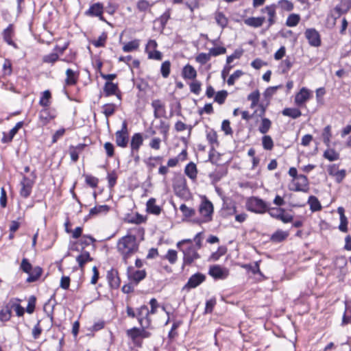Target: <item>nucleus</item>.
<instances>
[{
    "mask_svg": "<svg viewBox=\"0 0 351 351\" xmlns=\"http://www.w3.org/2000/svg\"><path fill=\"white\" fill-rule=\"evenodd\" d=\"M117 248L119 253L122 256L125 264L128 259L134 254L138 250V244L136 241V237L128 234L121 237L117 241Z\"/></svg>",
    "mask_w": 351,
    "mask_h": 351,
    "instance_id": "obj_1",
    "label": "nucleus"
},
{
    "mask_svg": "<svg viewBox=\"0 0 351 351\" xmlns=\"http://www.w3.org/2000/svg\"><path fill=\"white\" fill-rule=\"evenodd\" d=\"M277 5L282 11L291 12L293 10L294 5L293 3L289 0H279L276 3H272L271 5H266L261 10V13H267V27L269 28L271 26L274 25L276 22V8Z\"/></svg>",
    "mask_w": 351,
    "mask_h": 351,
    "instance_id": "obj_2",
    "label": "nucleus"
},
{
    "mask_svg": "<svg viewBox=\"0 0 351 351\" xmlns=\"http://www.w3.org/2000/svg\"><path fill=\"white\" fill-rule=\"evenodd\" d=\"M268 204L259 197H252L247 200L246 208L252 213L263 214L268 210Z\"/></svg>",
    "mask_w": 351,
    "mask_h": 351,
    "instance_id": "obj_3",
    "label": "nucleus"
},
{
    "mask_svg": "<svg viewBox=\"0 0 351 351\" xmlns=\"http://www.w3.org/2000/svg\"><path fill=\"white\" fill-rule=\"evenodd\" d=\"M115 142L118 147L125 148L128 146L129 132L126 121H123L121 130L115 132Z\"/></svg>",
    "mask_w": 351,
    "mask_h": 351,
    "instance_id": "obj_4",
    "label": "nucleus"
},
{
    "mask_svg": "<svg viewBox=\"0 0 351 351\" xmlns=\"http://www.w3.org/2000/svg\"><path fill=\"white\" fill-rule=\"evenodd\" d=\"M180 251L183 253V265H190L200 258L196 247L193 245H190L186 248H180Z\"/></svg>",
    "mask_w": 351,
    "mask_h": 351,
    "instance_id": "obj_5",
    "label": "nucleus"
},
{
    "mask_svg": "<svg viewBox=\"0 0 351 351\" xmlns=\"http://www.w3.org/2000/svg\"><path fill=\"white\" fill-rule=\"evenodd\" d=\"M149 310L146 305H142L136 308V319L141 326L149 327L152 319L149 317Z\"/></svg>",
    "mask_w": 351,
    "mask_h": 351,
    "instance_id": "obj_6",
    "label": "nucleus"
},
{
    "mask_svg": "<svg viewBox=\"0 0 351 351\" xmlns=\"http://www.w3.org/2000/svg\"><path fill=\"white\" fill-rule=\"evenodd\" d=\"M199 211L203 219L197 222L199 223H206L212 219V215L213 213V206L210 201L203 202L199 208Z\"/></svg>",
    "mask_w": 351,
    "mask_h": 351,
    "instance_id": "obj_7",
    "label": "nucleus"
},
{
    "mask_svg": "<svg viewBox=\"0 0 351 351\" xmlns=\"http://www.w3.org/2000/svg\"><path fill=\"white\" fill-rule=\"evenodd\" d=\"M149 327L141 326V328L134 327L127 330L128 336L136 343L141 339L149 338L151 336V332L147 331L145 329Z\"/></svg>",
    "mask_w": 351,
    "mask_h": 351,
    "instance_id": "obj_8",
    "label": "nucleus"
},
{
    "mask_svg": "<svg viewBox=\"0 0 351 351\" xmlns=\"http://www.w3.org/2000/svg\"><path fill=\"white\" fill-rule=\"evenodd\" d=\"M308 189V180L306 176L299 175L297 179H293L289 190L293 191L306 192Z\"/></svg>",
    "mask_w": 351,
    "mask_h": 351,
    "instance_id": "obj_9",
    "label": "nucleus"
},
{
    "mask_svg": "<svg viewBox=\"0 0 351 351\" xmlns=\"http://www.w3.org/2000/svg\"><path fill=\"white\" fill-rule=\"evenodd\" d=\"M173 191L175 194L180 197H186L189 195V190L186 186V182L184 178H178L173 184Z\"/></svg>",
    "mask_w": 351,
    "mask_h": 351,
    "instance_id": "obj_10",
    "label": "nucleus"
},
{
    "mask_svg": "<svg viewBox=\"0 0 351 351\" xmlns=\"http://www.w3.org/2000/svg\"><path fill=\"white\" fill-rule=\"evenodd\" d=\"M34 184V179L23 176L22 180L20 182L21 189L20 195L24 198L28 197L32 191V188Z\"/></svg>",
    "mask_w": 351,
    "mask_h": 351,
    "instance_id": "obj_11",
    "label": "nucleus"
},
{
    "mask_svg": "<svg viewBox=\"0 0 351 351\" xmlns=\"http://www.w3.org/2000/svg\"><path fill=\"white\" fill-rule=\"evenodd\" d=\"M311 97V91L306 88L303 87L295 96V104L298 107H302L305 106L306 103L310 99Z\"/></svg>",
    "mask_w": 351,
    "mask_h": 351,
    "instance_id": "obj_12",
    "label": "nucleus"
},
{
    "mask_svg": "<svg viewBox=\"0 0 351 351\" xmlns=\"http://www.w3.org/2000/svg\"><path fill=\"white\" fill-rule=\"evenodd\" d=\"M305 37L307 39L308 44L315 47L321 45V38L319 32L314 28L307 29L305 31Z\"/></svg>",
    "mask_w": 351,
    "mask_h": 351,
    "instance_id": "obj_13",
    "label": "nucleus"
},
{
    "mask_svg": "<svg viewBox=\"0 0 351 351\" xmlns=\"http://www.w3.org/2000/svg\"><path fill=\"white\" fill-rule=\"evenodd\" d=\"M104 5L101 3H95L91 5L85 14L90 16H97L101 21H106L103 16Z\"/></svg>",
    "mask_w": 351,
    "mask_h": 351,
    "instance_id": "obj_14",
    "label": "nucleus"
},
{
    "mask_svg": "<svg viewBox=\"0 0 351 351\" xmlns=\"http://www.w3.org/2000/svg\"><path fill=\"white\" fill-rule=\"evenodd\" d=\"M104 93L106 97L116 95L119 101L121 100V93L117 84L112 82H106L104 86Z\"/></svg>",
    "mask_w": 351,
    "mask_h": 351,
    "instance_id": "obj_15",
    "label": "nucleus"
},
{
    "mask_svg": "<svg viewBox=\"0 0 351 351\" xmlns=\"http://www.w3.org/2000/svg\"><path fill=\"white\" fill-rule=\"evenodd\" d=\"M127 274L128 278L136 285L146 277V271L144 269L135 270L132 267L128 268Z\"/></svg>",
    "mask_w": 351,
    "mask_h": 351,
    "instance_id": "obj_16",
    "label": "nucleus"
},
{
    "mask_svg": "<svg viewBox=\"0 0 351 351\" xmlns=\"http://www.w3.org/2000/svg\"><path fill=\"white\" fill-rule=\"evenodd\" d=\"M208 274L215 279H225L228 277L229 271L220 265H213L210 267Z\"/></svg>",
    "mask_w": 351,
    "mask_h": 351,
    "instance_id": "obj_17",
    "label": "nucleus"
},
{
    "mask_svg": "<svg viewBox=\"0 0 351 351\" xmlns=\"http://www.w3.org/2000/svg\"><path fill=\"white\" fill-rule=\"evenodd\" d=\"M154 108V116L156 119L166 117V109L163 102L160 99H154L152 102Z\"/></svg>",
    "mask_w": 351,
    "mask_h": 351,
    "instance_id": "obj_18",
    "label": "nucleus"
},
{
    "mask_svg": "<svg viewBox=\"0 0 351 351\" xmlns=\"http://www.w3.org/2000/svg\"><path fill=\"white\" fill-rule=\"evenodd\" d=\"M206 279L205 275L201 273H196L192 275L187 283L185 285V287L189 289H193L202 284Z\"/></svg>",
    "mask_w": 351,
    "mask_h": 351,
    "instance_id": "obj_19",
    "label": "nucleus"
},
{
    "mask_svg": "<svg viewBox=\"0 0 351 351\" xmlns=\"http://www.w3.org/2000/svg\"><path fill=\"white\" fill-rule=\"evenodd\" d=\"M143 138L141 133H135L132 137L130 142L131 154L138 153L141 146L143 145Z\"/></svg>",
    "mask_w": 351,
    "mask_h": 351,
    "instance_id": "obj_20",
    "label": "nucleus"
},
{
    "mask_svg": "<svg viewBox=\"0 0 351 351\" xmlns=\"http://www.w3.org/2000/svg\"><path fill=\"white\" fill-rule=\"evenodd\" d=\"M265 21V16H258V17H249L244 20V23L254 28H258L261 27Z\"/></svg>",
    "mask_w": 351,
    "mask_h": 351,
    "instance_id": "obj_21",
    "label": "nucleus"
},
{
    "mask_svg": "<svg viewBox=\"0 0 351 351\" xmlns=\"http://www.w3.org/2000/svg\"><path fill=\"white\" fill-rule=\"evenodd\" d=\"M107 279L110 287L112 289H117L120 285V279L117 271L114 270L108 271L107 273Z\"/></svg>",
    "mask_w": 351,
    "mask_h": 351,
    "instance_id": "obj_22",
    "label": "nucleus"
},
{
    "mask_svg": "<svg viewBox=\"0 0 351 351\" xmlns=\"http://www.w3.org/2000/svg\"><path fill=\"white\" fill-rule=\"evenodd\" d=\"M55 118V114L51 113V110L45 107L39 112V120L43 125L47 124L51 120Z\"/></svg>",
    "mask_w": 351,
    "mask_h": 351,
    "instance_id": "obj_23",
    "label": "nucleus"
},
{
    "mask_svg": "<svg viewBox=\"0 0 351 351\" xmlns=\"http://www.w3.org/2000/svg\"><path fill=\"white\" fill-rule=\"evenodd\" d=\"M14 36V28L12 25H9L3 32V37L5 42L9 45L13 46L14 48H17L16 43L12 40Z\"/></svg>",
    "mask_w": 351,
    "mask_h": 351,
    "instance_id": "obj_24",
    "label": "nucleus"
},
{
    "mask_svg": "<svg viewBox=\"0 0 351 351\" xmlns=\"http://www.w3.org/2000/svg\"><path fill=\"white\" fill-rule=\"evenodd\" d=\"M93 261L90 253L87 251H83L76 257V261L78 263L80 269L83 271L86 263Z\"/></svg>",
    "mask_w": 351,
    "mask_h": 351,
    "instance_id": "obj_25",
    "label": "nucleus"
},
{
    "mask_svg": "<svg viewBox=\"0 0 351 351\" xmlns=\"http://www.w3.org/2000/svg\"><path fill=\"white\" fill-rule=\"evenodd\" d=\"M12 316V305L10 300L2 307L0 311V321L8 322Z\"/></svg>",
    "mask_w": 351,
    "mask_h": 351,
    "instance_id": "obj_26",
    "label": "nucleus"
},
{
    "mask_svg": "<svg viewBox=\"0 0 351 351\" xmlns=\"http://www.w3.org/2000/svg\"><path fill=\"white\" fill-rule=\"evenodd\" d=\"M156 2L148 1L147 0H138L136 2V8L140 12H151L152 8Z\"/></svg>",
    "mask_w": 351,
    "mask_h": 351,
    "instance_id": "obj_27",
    "label": "nucleus"
},
{
    "mask_svg": "<svg viewBox=\"0 0 351 351\" xmlns=\"http://www.w3.org/2000/svg\"><path fill=\"white\" fill-rule=\"evenodd\" d=\"M214 18L217 24L222 29H224L228 26V19L222 12H215L214 14Z\"/></svg>",
    "mask_w": 351,
    "mask_h": 351,
    "instance_id": "obj_28",
    "label": "nucleus"
},
{
    "mask_svg": "<svg viewBox=\"0 0 351 351\" xmlns=\"http://www.w3.org/2000/svg\"><path fill=\"white\" fill-rule=\"evenodd\" d=\"M184 173L190 179L195 180L197 176L196 165L193 162L187 164L184 169Z\"/></svg>",
    "mask_w": 351,
    "mask_h": 351,
    "instance_id": "obj_29",
    "label": "nucleus"
},
{
    "mask_svg": "<svg viewBox=\"0 0 351 351\" xmlns=\"http://www.w3.org/2000/svg\"><path fill=\"white\" fill-rule=\"evenodd\" d=\"M289 236V232L282 230H278L270 237V240L274 243H280L285 241Z\"/></svg>",
    "mask_w": 351,
    "mask_h": 351,
    "instance_id": "obj_30",
    "label": "nucleus"
},
{
    "mask_svg": "<svg viewBox=\"0 0 351 351\" xmlns=\"http://www.w3.org/2000/svg\"><path fill=\"white\" fill-rule=\"evenodd\" d=\"M147 211L149 213L159 215L161 212V208L160 206L156 204V199L150 198L146 204Z\"/></svg>",
    "mask_w": 351,
    "mask_h": 351,
    "instance_id": "obj_31",
    "label": "nucleus"
},
{
    "mask_svg": "<svg viewBox=\"0 0 351 351\" xmlns=\"http://www.w3.org/2000/svg\"><path fill=\"white\" fill-rule=\"evenodd\" d=\"M182 76L185 79L193 80L197 76L196 70L190 64H186L182 70Z\"/></svg>",
    "mask_w": 351,
    "mask_h": 351,
    "instance_id": "obj_32",
    "label": "nucleus"
},
{
    "mask_svg": "<svg viewBox=\"0 0 351 351\" xmlns=\"http://www.w3.org/2000/svg\"><path fill=\"white\" fill-rule=\"evenodd\" d=\"M110 210L108 205H99L92 208L89 211L90 216H96L101 214H106Z\"/></svg>",
    "mask_w": 351,
    "mask_h": 351,
    "instance_id": "obj_33",
    "label": "nucleus"
},
{
    "mask_svg": "<svg viewBox=\"0 0 351 351\" xmlns=\"http://www.w3.org/2000/svg\"><path fill=\"white\" fill-rule=\"evenodd\" d=\"M282 114L292 119H298L302 115L301 111L296 108H285L282 111Z\"/></svg>",
    "mask_w": 351,
    "mask_h": 351,
    "instance_id": "obj_34",
    "label": "nucleus"
},
{
    "mask_svg": "<svg viewBox=\"0 0 351 351\" xmlns=\"http://www.w3.org/2000/svg\"><path fill=\"white\" fill-rule=\"evenodd\" d=\"M43 270L40 267H35L32 268L29 273V276L27 278V282H33L36 281L41 276Z\"/></svg>",
    "mask_w": 351,
    "mask_h": 351,
    "instance_id": "obj_35",
    "label": "nucleus"
},
{
    "mask_svg": "<svg viewBox=\"0 0 351 351\" xmlns=\"http://www.w3.org/2000/svg\"><path fill=\"white\" fill-rule=\"evenodd\" d=\"M140 46V40L138 39H135L132 41H130L125 43L122 49L124 52L128 53L133 51H136L139 48Z\"/></svg>",
    "mask_w": 351,
    "mask_h": 351,
    "instance_id": "obj_36",
    "label": "nucleus"
},
{
    "mask_svg": "<svg viewBox=\"0 0 351 351\" xmlns=\"http://www.w3.org/2000/svg\"><path fill=\"white\" fill-rule=\"evenodd\" d=\"M66 78L65 82L67 85H75L77 83L78 75L72 69H67L66 71Z\"/></svg>",
    "mask_w": 351,
    "mask_h": 351,
    "instance_id": "obj_37",
    "label": "nucleus"
},
{
    "mask_svg": "<svg viewBox=\"0 0 351 351\" xmlns=\"http://www.w3.org/2000/svg\"><path fill=\"white\" fill-rule=\"evenodd\" d=\"M300 14L292 13L288 16L285 24L289 27H295L300 23Z\"/></svg>",
    "mask_w": 351,
    "mask_h": 351,
    "instance_id": "obj_38",
    "label": "nucleus"
},
{
    "mask_svg": "<svg viewBox=\"0 0 351 351\" xmlns=\"http://www.w3.org/2000/svg\"><path fill=\"white\" fill-rule=\"evenodd\" d=\"M335 267L340 269V274H341L340 278H342V277L346 273V269L345 267L347 264V262H346V258L342 256L337 258L335 260Z\"/></svg>",
    "mask_w": 351,
    "mask_h": 351,
    "instance_id": "obj_39",
    "label": "nucleus"
},
{
    "mask_svg": "<svg viewBox=\"0 0 351 351\" xmlns=\"http://www.w3.org/2000/svg\"><path fill=\"white\" fill-rule=\"evenodd\" d=\"M323 142L328 147H330V140L332 137V132H331V126L330 125H326L322 132V134Z\"/></svg>",
    "mask_w": 351,
    "mask_h": 351,
    "instance_id": "obj_40",
    "label": "nucleus"
},
{
    "mask_svg": "<svg viewBox=\"0 0 351 351\" xmlns=\"http://www.w3.org/2000/svg\"><path fill=\"white\" fill-rule=\"evenodd\" d=\"M293 64V61L288 57L282 60L279 64V70L283 74H286L289 72Z\"/></svg>",
    "mask_w": 351,
    "mask_h": 351,
    "instance_id": "obj_41",
    "label": "nucleus"
},
{
    "mask_svg": "<svg viewBox=\"0 0 351 351\" xmlns=\"http://www.w3.org/2000/svg\"><path fill=\"white\" fill-rule=\"evenodd\" d=\"M51 94L49 90H45L40 97L39 104L43 107H48L51 104Z\"/></svg>",
    "mask_w": 351,
    "mask_h": 351,
    "instance_id": "obj_42",
    "label": "nucleus"
},
{
    "mask_svg": "<svg viewBox=\"0 0 351 351\" xmlns=\"http://www.w3.org/2000/svg\"><path fill=\"white\" fill-rule=\"evenodd\" d=\"M18 301H19V300L16 298H12L11 300H10V304L12 305V311L14 310L16 315L21 317L23 315L25 310L23 306H21L19 303H17Z\"/></svg>",
    "mask_w": 351,
    "mask_h": 351,
    "instance_id": "obj_43",
    "label": "nucleus"
},
{
    "mask_svg": "<svg viewBox=\"0 0 351 351\" xmlns=\"http://www.w3.org/2000/svg\"><path fill=\"white\" fill-rule=\"evenodd\" d=\"M323 156L329 161H335L339 158V154L334 149L328 148L324 152Z\"/></svg>",
    "mask_w": 351,
    "mask_h": 351,
    "instance_id": "obj_44",
    "label": "nucleus"
},
{
    "mask_svg": "<svg viewBox=\"0 0 351 351\" xmlns=\"http://www.w3.org/2000/svg\"><path fill=\"white\" fill-rule=\"evenodd\" d=\"M206 139L208 141V143L212 145L213 148H214L215 146L219 145L217 134L214 130H210L207 132Z\"/></svg>",
    "mask_w": 351,
    "mask_h": 351,
    "instance_id": "obj_45",
    "label": "nucleus"
},
{
    "mask_svg": "<svg viewBox=\"0 0 351 351\" xmlns=\"http://www.w3.org/2000/svg\"><path fill=\"white\" fill-rule=\"evenodd\" d=\"M308 203L310 205V209L313 212L318 211L322 209V206L318 199L315 196H310Z\"/></svg>",
    "mask_w": 351,
    "mask_h": 351,
    "instance_id": "obj_46",
    "label": "nucleus"
},
{
    "mask_svg": "<svg viewBox=\"0 0 351 351\" xmlns=\"http://www.w3.org/2000/svg\"><path fill=\"white\" fill-rule=\"evenodd\" d=\"M271 126V121L267 118H263L258 130L261 134H266Z\"/></svg>",
    "mask_w": 351,
    "mask_h": 351,
    "instance_id": "obj_47",
    "label": "nucleus"
},
{
    "mask_svg": "<svg viewBox=\"0 0 351 351\" xmlns=\"http://www.w3.org/2000/svg\"><path fill=\"white\" fill-rule=\"evenodd\" d=\"M102 108L103 113L106 118H108L114 113L117 106L114 104H106L103 106Z\"/></svg>",
    "mask_w": 351,
    "mask_h": 351,
    "instance_id": "obj_48",
    "label": "nucleus"
},
{
    "mask_svg": "<svg viewBox=\"0 0 351 351\" xmlns=\"http://www.w3.org/2000/svg\"><path fill=\"white\" fill-rule=\"evenodd\" d=\"M59 60L60 58L58 56V53H56L55 52L45 55L43 57V62L44 63H48L51 64H53Z\"/></svg>",
    "mask_w": 351,
    "mask_h": 351,
    "instance_id": "obj_49",
    "label": "nucleus"
},
{
    "mask_svg": "<svg viewBox=\"0 0 351 351\" xmlns=\"http://www.w3.org/2000/svg\"><path fill=\"white\" fill-rule=\"evenodd\" d=\"M171 71V62L169 60L163 62L160 66V73L164 78L169 77Z\"/></svg>",
    "mask_w": 351,
    "mask_h": 351,
    "instance_id": "obj_50",
    "label": "nucleus"
},
{
    "mask_svg": "<svg viewBox=\"0 0 351 351\" xmlns=\"http://www.w3.org/2000/svg\"><path fill=\"white\" fill-rule=\"evenodd\" d=\"M262 145L265 149L271 150L274 147V141L270 136L265 135L262 138Z\"/></svg>",
    "mask_w": 351,
    "mask_h": 351,
    "instance_id": "obj_51",
    "label": "nucleus"
},
{
    "mask_svg": "<svg viewBox=\"0 0 351 351\" xmlns=\"http://www.w3.org/2000/svg\"><path fill=\"white\" fill-rule=\"evenodd\" d=\"M228 95V92L225 90L218 91L215 96L214 101L221 105L225 102Z\"/></svg>",
    "mask_w": 351,
    "mask_h": 351,
    "instance_id": "obj_52",
    "label": "nucleus"
},
{
    "mask_svg": "<svg viewBox=\"0 0 351 351\" xmlns=\"http://www.w3.org/2000/svg\"><path fill=\"white\" fill-rule=\"evenodd\" d=\"M180 210L185 217H191L195 214V210L193 208L188 207L184 204L180 205Z\"/></svg>",
    "mask_w": 351,
    "mask_h": 351,
    "instance_id": "obj_53",
    "label": "nucleus"
},
{
    "mask_svg": "<svg viewBox=\"0 0 351 351\" xmlns=\"http://www.w3.org/2000/svg\"><path fill=\"white\" fill-rule=\"evenodd\" d=\"M260 261H256L254 265L250 264L243 265L242 267L249 271H251L254 274H260L262 275V273L260 270L259 267Z\"/></svg>",
    "mask_w": 351,
    "mask_h": 351,
    "instance_id": "obj_54",
    "label": "nucleus"
},
{
    "mask_svg": "<svg viewBox=\"0 0 351 351\" xmlns=\"http://www.w3.org/2000/svg\"><path fill=\"white\" fill-rule=\"evenodd\" d=\"M243 75V72L241 70L235 71L228 79L227 84L229 86L234 84L235 81Z\"/></svg>",
    "mask_w": 351,
    "mask_h": 351,
    "instance_id": "obj_55",
    "label": "nucleus"
},
{
    "mask_svg": "<svg viewBox=\"0 0 351 351\" xmlns=\"http://www.w3.org/2000/svg\"><path fill=\"white\" fill-rule=\"evenodd\" d=\"M171 16V12L170 10H167L158 19V21L160 22L161 27L162 29H164L170 19Z\"/></svg>",
    "mask_w": 351,
    "mask_h": 351,
    "instance_id": "obj_56",
    "label": "nucleus"
},
{
    "mask_svg": "<svg viewBox=\"0 0 351 351\" xmlns=\"http://www.w3.org/2000/svg\"><path fill=\"white\" fill-rule=\"evenodd\" d=\"M282 210V208H270L269 204H268V210H267V212H268L271 217L279 220L280 216L281 215Z\"/></svg>",
    "mask_w": 351,
    "mask_h": 351,
    "instance_id": "obj_57",
    "label": "nucleus"
},
{
    "mask_svg": "<svg viewBox=\"0 0 351 351\" xmlns=\"http://www.w3.org/2000/svg\"><path fill=\"white\" fill-rule=\"evenodd\" d=\"M85 181L92 188H96L99 182L98 178L91 175H86L85 176Z\"/></svg>",
    "mask_w": 351,
    "mask_h": 351,
    "instance_id": "obj_58",
    "label": "nucleus"
},
{
    "mask_svg": "<svg viewBox=\"0 0 351 351\" xmlns=\"http://www.w3.org/2000/svg\"><path fill=\"white\" fill-rule=\"evenodd\" d=\"M107 179L108 182V186L111 189L117 183V173L113 171L108 173Z\"/></svg>",
    "mask_w": 351,
    "mask_h": 351,
    "instance_id": "obj_59",
    "label": "nucleus"
},
{
    "mask_svg": "<svg viewBox=\"0 0 351 351\" xmlns=\"http://www.w3.org/2000/svg\"><path fill=\"white\" fill-rule=\"evenodd\" d=\"M210 53H200L198 54L196 57V61L201 64H204L207 62H208L210 59Z\"/></svg>",
    "mask_w": 351,
    "mask_h": 351,
    "instance_id": "obj_60",
    "label": "nucleus"
},
{
    "mask_svg": "<svg viewBox=\"0 0 351 351\" xmlns=\"http://www.w3.org/2000/svg\"><path fill=\"white\" fill-rule=\"evenodd\" d=\"M16 133L17 132H16L15 129H13V128H12L10 130V132L8 134L4 132L3 136L1 139L2 143H6L11 142L12 141L13 138L14 137V136L16 134Z\"/></svg>",
    "mask_w": 351,
    "mask_h": 351,
    "instance_id": "obj_61",
    "label": "nucleus"
},
{
    "mask_svg": "<svg viewBox=\"0 0 351 351\" xmlns=\"http://www.w3.org/2000/svg\"><path fill=\"white\" fill-rule=\"evenodd\" d=\"M210 56H217L226 53V49L223 47H213L209 50Z\"/></svg>",
    "mask_w": 351,
    "mask_h": 351,
    "instance_id": "obj_62",
    "label": "nucleus"
},
{
    "mask_svg": "<svg viewBox=\"0 0 351 351\" xmlns=\"http://www.w3.org/2000/svg\"><path fill=\"white\" fill-rule=\"evenodd\" d=\"M165 258L169 261L171 264H174L177 261V252L174 250H169L165 256Z\"/></svg>",
    "mask_w": 351,
    "mask_h": 351,
    "instance_id": "obj_63",
    "label": "nucleus"
},
{
    "mask_svg": "<svg viewBox=\"0 0 351 351\" xmlns=\"http://www.w3.org/2000/svg\"><path fill=\"white\" fill-rule=\"evenodd\" d=\"M349 9V6H347L342 3L335 7V12H337V16H341V14L347 13Z\"/></svg>",
    "mask_w": 351,
    "mask_h": 351,
    "instance_id": "obj_64",
    "label": "nucleus"
}]
</instances>
